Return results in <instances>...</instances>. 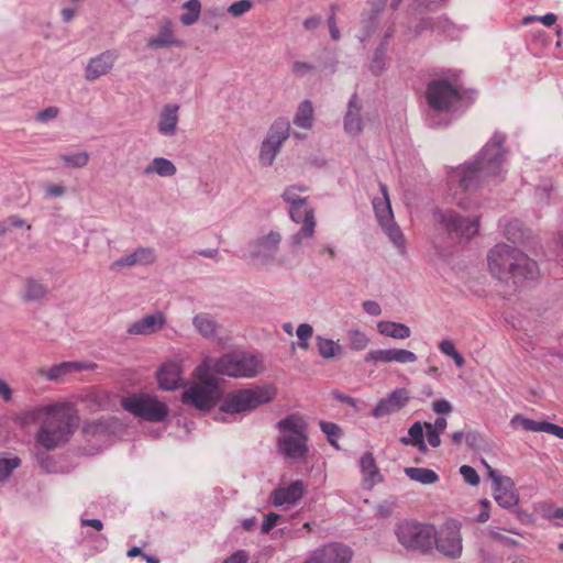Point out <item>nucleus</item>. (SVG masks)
<instances>
[{
	"instance_id": "1",
	"label": "nucleus",
	"mask_w": 563,
	"mask_h": 563,
	"mask_svg": "<svg viewBox=\"0 0 563 563\" xmlns=\"http://www.w3.org/2000/svg\"><path fill=\"white\" fill-rule=\"evenodd\" d=\"M506 140L505 133L495 131L473 159L450 169L448 187L457 207L464 210L477 208V202L467 194L486 185H498L505 179Z\"/></svg>"
},
{
	"instance_id": "2",
	"label": "nucleus",
	"mask_w": 563,
	"mask_h": 563,
	"mask_svg": "<svg viewBox=\"0 0 563 563\" xmlns=\"http://www.w3.org/2000/svg\"><path fill=\"white\" fill-rule=\"evenodd\" d=\"M53 408L36 433V442L46 450L67 443L79 423V416L69 404L56 402Z\"/></svg>"
},
{
	"instance_id": "3",
	"label": "nucleus",
	"mask_w": 563,
	"mask_h": 563,
	"mask_svg": "<svg viewBox=\"0 0 563 563\" xmlns=\"http://www.w3.org/2000/svg\"><path fill=\"white\" fill-rule=\"evenodd\" d=\"M426 100L432 111L427 113L426 124L434 129L449 125L450 121L442 122L438 117L456 108L463 100V95L449 79L437 78L428 82Z\"/></svg>"
},
{
	"instance_id": "4",
	"label": "nucleus",
	"mask_w": 563,
	"mask_h": 563,
	"mask_svg": "<svg viewBox=\"0 0 563 563\" xmlns=\"http://www.w3.org/2000/svg\"><path fill=\"white\" fill-rule=\"evenodd\" d=\"M277 395L273 385L254 386L252 388L238 389L229 393L219 407V413L214 419L228 422L224 415L246 413L257 407L272 402Z\"/></svg>"
},
{
	"instance_id": "5",
	"label": "nucleus",
	"mask_w": 563,
	"mask_h": 563,
	"mask_svg": "<svg viewBox=\"0 0 563 563\" xmlns=\"http://www.w3.org/2000/svg\"><path fill=\"white\" fill-rule=\"evenodd\" d=\"M398 543L411 553L430 554L433 550L435 527L431 523L404 519L394 528Z\"/></svg>"
},
{
	"instance_id": "6",
	"label": "nucleus",
	"mask_w": 563,
	"mask_h": 563,
	"mask_svg": "<svg viewBox=\"0 0 563 563\" xmlns=\"http://www.w3.org/2000/svg\"><path fill=\"white\" fill-rule=\"evenodd\" d=\"M122 408L132 416L150 422H162L169 415L166 402L147 393H132L121 398Z\"/></svg>"
},
{
	"instance_id": "7",
	"label": "nucleus",
	"mask_w": 563,
	"mask_h": 563,
	"mask_svg": "<svg viewBox=\"0 0 563 563\" xmlns=\"http://www.w3.org/2000/svg\"><path fill=\"white\" fill-rule=\"evenodd\" d=\"M210 368L202 364L196 369L199 379L203 385H194L186 389L181 395V401L186 405H192L201 411H209L217 405L216 391L218 388L217 379L209 373Z\"/></svg>"
},
{
	"instance_id": "8",
	"label": "nucleus",
	"mask_w": 563,
	"mask_h": 563,
	"mask_svg": "<svg viewBox=\"0 0 563 563\" xmlns=\"http://www.w3.org/2000/svg\"><path fill=\"white\" fill-rule=\"evenodd\" d=\"M256 356L245 352H232L222 355L213 365V371L231 377H254L260 369Z\"/></svg>"
},
{
	"instance_id": "9",
	"label": "nucleus",
	"mask_w": 563,
	"mask_h": 563,
	"mask_svg": "<svg viewBox=\"0 0 563 563\" xmlns=\"http://www.w3.org/2000/svg\"><path fill=\"white\" fill-rule=\"evenodd\" d=\"M433 214L441 229L445 231L451 239L470 240L478 232L479 216H475L470 220L451 209H435Z\"/></svg>"
},
{
	"instance_id": "10",
	"label": "nucleus",
	"mask_w": 563,
	"mask_h": 563,
	"mask_svg": "<svg viewBox=\"0 0 563 563\" xmlns=\"http://www.w3.org/2000/svg\"><path fill=\"white\" fill-rule=\"evenodd\" d=\"M290 135V122L286 118H277L262 141L258 161L263 166H272L284 142Z\"/></svg>"
},
{
	"instance_id": "11",
	"label": "nucleus",
	"mask_w": 563,
	"mask_h": 563,
	"mask_svg": "<svg viewBox=\"0 0 563 563\" xmlns=\"http://www.w3.org/2000/svg\"><path fill=\"white\" fill-rule=\"evenodd\" d=\"M433 549L444 558L457 560L463 552L461 523L455 519L446 520L439 530L435 529Z\"/></svg>"
},
{
	"instance_id": "12",
	"label": "nucleus",
	"mask_w": 563,
	"mask_h": 563,
	"mask_svg": "<svg viewBox=\"0 0 563 563\" xmlns=\"http://www.w3.org/2000/svg\"><path fill=\"white\" fill-rule=\"evenodd\" d=\"M518 249L508 244H496L487 255L489 272L499 280L506 279L511 272Z\"/></svg>"
},
{
	"instance_id": "13",
	"label": "nucleus",
	"mask_w": 563,
	"mask_h": 563,
	"mask_svg": "<svg viewBox=\"0 0 563 563\" xmlns=\"http://www.w3.org/2000/svg\"><path fill=\"white\" fill-rule=\"evenodd\" d=\"M352 555L350 547L330 542L310 552L302 563H350Z\"/></svg>"
},
{
	"instance_id": "14",
	"label": "nucleus",
	"mask_w": 563,
	"mask_h": 563,
	"mask_svg": "<svg viewBox=\"0 0 563 563\" xmlns=\"http://www.w3.org/2000/svg\"><path fill=\"white\" fill-rule=\"evenodd\" d=\"M410 400L408 389L400 387L391 390L386 397L378 400L377 405L371 412L374 418H382L397 412L405 408Z\"/></svg>"
},
{
	"instance_id": "15",
	"label": "nucleus",
	"mask_w": 563,
	"mask_h": 563,
	"mask_svg": "<svg viewBox=\"0 0 563 563\" xmlns=\"http://www.w3.org/2000/svg\"><path fill=\"white\" fill-rule=\"evenodd\" d=\"M538 276V263L518 250L509 275V277L512 278L514 284L517 286H523L526 283L537 280Z\"/></svg>"
},
{
	"instance_id": "16",
	"label": "nucleus",
	"mask_w": 563,
	"mask_h": 563,
	"mask_svg": "<svg viewBox=\"0 0 563 563\" xmlns=\"http://www.w3.org/2000/svg\"><path fill=\"white\" fill-rule=\"evenodd\" d=\"M417 355L406 349H386V350H372L366 353L364 362L366 364L377 365L378 363L409 364L417 361Z\"/></svg>"
},
{
	"instance_id": "17",
	"label": "nucleus",
	"mask_w": 563,
	"mask_h": 563,
	"mask_svg": "<svg viewBox=\"0 0 563 563\" xmlns=\"http://www.w3.org/2000/svg\"><path fill=\"white\" fill-rule=\"evenodd\" d=\"M512 429H522L530 432H545L559 439H563V427L549 421H536L521 413H516L509 421Z\"/></svg>"
},
{
	"instance_id": "18",
	"label": "nucleus",
	"mask_w": 563,
	"mask_h": 563,
	"mask_svg": "<svg viewBox=\"0 0 563 563\" xmlns=\"http://www.w3.org/2000/svg\"><path fill=\"white\" fill-rule=\"evenodd\" d=\"M282 236L278 232L271 231L268 234L257 238L251 251V256L261 260L263 263L273 261L279 247Z\"/></svg>"
},
{
	"instance_id": "19",
	"label": "nucleus",
	"mask_w": 563,
	"mask_h": 563,
	"mask_svg": "<svg viewBox=\"0 0 563 563\" xmlns=\"http://www.w3.org/2000/svg\"><path fill=\"white\" fill-rule=\"evenodd\" d=\"M308 435H284L278 440L277 450L289 460L303 459L308 451Z\"/></svg>"
},
{
	"instance_id": "20",
	"label": "nucleus",
	"mask_w": 563,
	"mask_h": 563,
	"mask_svg": "<svg viewBox=\"0 0 563 563\" xmlns=\"http://www.w3.org/2000/svg\"><path fill=\"white\" fill-rule=\"evenodd\" d=\"M306 485L302 481H294L286 487L272 490L269 499L275 507L296 505L303 496Z\"/></svg>"
},
{
	"instance_id": "21",
	"label": "nucleus",
	"mask_w": 563,
	"mask_h": 563,
	"mask_svg": "<svg viewBox=\"0 0 563 563\" xmlns=\"http://www.w3.org/2000/svg\"><path fill=\"white\" fill-rule=\"evenodd\" d=\"M165 324V314L162 311H155L131 323L126 333L130 335H151L161 331Z\"/></svg>"
},
{
	"instance_id": "22",
	"label": "nucleus",
	"mask_w": 563,
	"mask_h": 563,
	"mask_svg": "<svg viewBox=\"0 0 563 563\" xmlns=\"http://www.w3.org/2000/svg\"><path fill=\"white\" fill-rule=\"evenodd\" d=\"M115 59L117 53L113 51H106L90 58L85 69V78L88 81H95L107 75L113 68Z\"/></svg>"
},
{
	"instance_id": "23",
	"label": "nucleus",
	"mask_w": 563,
	"mask_h": 563,
	"mask_svg": "<svg viewBox=\"0 0 563 563\" xmlns=\"http://www.w3.org/2000/svg\"><path fill=\"white\" fill-rule=\"evenodd\" d=\"M362 104L358 101L357 93L354 92L347 103V110L344 115V131L352 136H357L363 132L364 122L361 117Z\"/></svg>"
},
{
	"instance_id": "24",
	"label": "nucleus",
	"mask_w": 563,
	"mask_h": 563,
	"mask_svg": "<svg viewBox=\"0 0 563 563\" xmlns=\"http://www.w3.org/2000/svg\"><path fill=\"white\" fill-rule=\"evenodd\" d=\"M158 387L163 390H175L180 387L181 368L177 363L163 364L156 374Z\"/></svg>"
},
{
	"instance_id": "25",
	"label": "nucleus",
	"mask_w": 563,
	"mask_h": 563,
	"mask_svg": "<svg viewBox=\"0 0 563 563\" xmlns=\"http://www.w3.org/2000/svg\"><path fill=\"white\" fill-rule=\"evenodd\" d=\"M156 260V255H155V252L153 249L151 247H137L134 252H132L131 254H128L125 256H122L118 260H115L112 264H111V269H115L118 267H123V266H135V265H141V266H147V265H151L155 262Z\"/></svg>"
},
{
	"instance_id": "26",
	"label": "nucleus",
	"mask_w": 563,
	"mask_h": 563,
	"mask_svg": "<svg viewBox=\"0 0 563 563\" xmlns=\"http://www.w3.org/2000/svg\"><path fill=\"white\" fill-rule=\"evenodd\" d=\"M179 106L176 103H167L163 107L159 118L157 130L161 134L173 136L177 130Z\"/></svg>"
},
{
	"instance_id": "27",
	"label": "nucleus",
	"mask_w": 563,
	"mask_h": 563,
	"mask_svg": "<svg viewBox=\"0 0 563 563\" xmlns=\"http://www.w3.org/2000/svg\"><path fill=\"white\" fill-rule=\"evenodd\" d=\"M96 365L91 363L86 362H78V361H67L62 362L59 364L53 365L46 373V378L48 380H59L64 378L66 375L81 372L86 369H91Z\"/></svg>"
},
{
	"instance_id": "28",
	"label": "nucleus",
	"mask_w": 563,
	"mask_h": 563,
	"mask_svg": "<svg viewBox=\"0 0 563 563\" xmlns=\"http://www.w3.org/2000/svg\"><path fill=\"white\" fill-rule=\"evenodd\" d=\"M181 46V41L175 40L173 37V22L169 19H166L161 25L158 30V34L154 37H151L147 41V47L150 48H163Z\"/></svg>"
},
{
	"instance_id": "29",
	"label": "nucleus",
	"mask_w": 563,
	"mask_h": 563,
	"mask_svg": "<svg viewBox=\"0 0 563 563\" xmlns=\"http://www.w3.org/2000/svg\"><path fill=\"white\" fill-rule=\"evenodd\" d=\"M358 465L364 482L368 483L369 486H374L384 481L372 452H365L361 456Z\"/></svg>"
},
{
	"instance_id": "30",
	"label": "nucleus",
	"mask_w": 563,
	"mask_h": 563,
	"mask_svg": "<svg viewBox=\"0 0 563 563\" xmlns=\"http://www.w3.org/2000/svg\"><path fill=\"white\" fill-rule=\"evenodd\" d=\"M379 187L383 194V198H375L373 200V209L380 225H384V222H389L393 220L394 213L388 197L387 186L385 184H379Z\"/></svg>"
},
{
	"instance_id": "31",
	"label": "nucleus",
	"mask_w": 563,
	"mask_h": 563,
	"mask_svg": "<svg viewBox=\"0 0 563 563\" xmlns=\"http://www.w3.org/2000/svg\"><path fill=\"white\" fill-rule=\"evenodd\" d=\"M192 324L196 331L205 339H212L217 334L218 323L213 317L207 312L197 313L192 318Z\"/></svg>"
},
{
	"instance_id": "32",
	"label": "nucleus",
	"mask_w": 563,
	"mask_h": 563,
	"mask_svg": "<svg viewBox=\"0 0 563 563\" xmlns=\"http://www.w3.org/2000/svg\"><path fill=\"white\" fill-rule=\"evenodd\" d=\"M112 432V424L110 420L97 419L88 421L82 427V433L88 441L91 439H101L110 435Z\"/></svg>"
},
{
	"instance_id": "33",
	"label": "nucleus",
	"mask_w": 563,
	"mask_h": 563,
	"mask_svg": "<svg viewBox=\"0 0 563 563\" xmlns=\"http://www.w3.org/2000/svg\"><path fill=\"white\" fill-rule=\"evenodd\" d=\"M48 294L46 285L34 278H26L25 289L21 299L25 302H36L44 299Z\"/></svg>"
},
{
	"instance_id": "34",
	"label": "nucleus",
	"mask_w": 563,
	"mask_h": 563,
	"mask_svg": "<svg viewBox=\"0 0 563 563\" xmlns=\"http://www.w3.org/2000/svg\"><path fill=\"white\" fill-rule=\"evenodd\" d=\"M176 172L177 168L170 159L165 157H155L152 163L144 168L143 174H157L161 177H172Z\"/></svg>"
},
{
	"instance_id": "35",
	"label": "nucleus",
	"mask_w": 563,
	"mask_h": 563,
	"mask_svg": "<svg viewBox=\"0 0 563 563\" xmlns=\"http://www.w3.org/2000/svg\"><path fill=\"white\" fill-rule=\"evenodd\" d=\"M377 329L382 335L393 339H407L411 335L410 328L400 322L379 321L377 323Z\"/></svg>"
},
{
	"instance_id": "36",
	"label": "nucleus",
	"mask_w": 563,
	"mask_h": 563,
	"mask_svg": "<svg viewBox=\"0 0 563 563\" xmlns=\"http://www.w3.org/2000/svg\"><path fill=\"white\" fill-rule=\"evenodd\" d=\"M313 123V104L306 99L299 103L294 117V124L301 129H310Z\"/></svg>"
},
{
	"instance_id": "37",
	"label": "nucleus",
	"mask_w": 563,
	"mask_h": 563,
	"mask_svg": "<svg viewBox=\"0 0 563 563\" xmlns=\"http://www.w3.org/2000/svg\"><path fill=\"white\" fill-rule=\"evenodd\" d=\"M277 428L282 431L290 432L289 435L307 434V423L301 417L297 415H289L279 420L277 422Z\"/></svg>"
},
{
	"instance_id": "38",
	"label": "nucleus",
	"mask_w": 563,
	"mask_h": 563,
	"mask_svg": "<svg viewBox=\"0 0 563 563\" xmlns=\"http://www.w3.org/2000/svg\"><path fill=\"white\" fill-rule=\"evenodd\" d=\"M290 219L299 224L306 225L308 221H316L314 209L308 206V200L289 207Z\"/></svg>"
},
{
	"instance_id": "39",
	"label": "nucleus",
	"mask_w": 563,
	"mask_h": 563,
	"mask_svg": "<svg viewBox=\"0 0 563 563\" xmlns=\"http://www.w3.org/2000/svg\"><path fill=\"white\" fill-rule=\"evenodd\" d=\"M405 474L411 481L418 482L423 485H431L440 479L437 472L426 467H406Z\"/></svg>"
},
{
	"instance_id": "40",
	"label": "nucleus",
	"mask_w": 563,
	"mask_h": 563,
	"mask_svg": "<svg viewBox=\"0 0 563 563\" xmlns=\"http://www.w3.org/2000/svg\"><path fill=\"white\" fill-rule=\"evenodd\" d=\"M379 16L368 12L361 15V34L357 36L361 43H365L376 32L379 25Z\"/></svg>"
},
{
	"instance_id": "41",
	"label": "nucleus",
	"mask_w": 563,
	"mask_h": 563,
	"mask_svg": "<svg viewBox=\"0 0 563 563\" xmlns=\"http://www.w3.org/2000/svg\"><path fill=\"white\" fill-rule=\"evenodd\" d=\"M388 68L387 48L377 46L374 51L368 69L374 76L383 75Z\"/></svg>"
},
{
	"instance_id": "42",
	"label": "nucleus",
	"mask_w": 563,
	"mask_h": 563,
	"mask_svg": "<svg viewBox=\"0 0 563 563\" xmlns=\"http://www.w3.org/2000/svg\"><path fill=\"white\" fill-rule=\"evenodd\" d=\"M483 464L488 470V475L493 481L494 493L514 490V481L508 477L500 475L497 470L492 468L485 460H482Z\"/></svg>"
},
{
	"instance_id": "43",
	"label": "nucleus",
	"mask_w": 563,
	"mask_h": 563,
	"mask_svg": "<svg viewBox=\"0 0 563 563\" xmlns=\"http://www.w3.org/2000/svg\"><path fill=\"white\" fill-rule=\"evenodd\" d=\"M181 8L187 11L179 16V21L183 25L190 26L199 20L201 13L200 0H188Z\"/></svg>"
},
{
	"instance_id": "44",
	"label": "nucleus",
	"mask_w": 563,
	"mask_h": 563,
	"mask_svg": "<svg viewBox=\"0 0 563 563\" xmlns=\"http://www.w3.org/2000/svg\"><path fill=\"white\" fill-rule=\"evenodd\" d=\"M316 345L320 356L325 360L333 358L341 351L338 342L321 335L316 336Z\"/></svg>"
},
{
	"instance_id": "45",
	"label": "nucleus",
	"mask_w": 563,
	"mask_h": 563,
	"mask_svg": "<svg viewBox=\"0 0 563 563\" xmlns=\"http://www.w3.org/2000/svg\"><path fill=\"white\" fill-rule=\"evenodd\" d=\"M316 221H308L300 230L290 236L289 246L291 250H297L301 246L305 240H310L314 235Z\"/></svg>"
},
{
	"instance_id": "46",
	"label": "nucleus",
	"mask_w": 563,
	"mask_h": 563,
	"mask_svg": "<svg viewBox=\"0 0 563 563\" xmlns=\"http://www.w3.org/2000/svg\"><path fill=\"white\" fill-rule=\"evenodd\" d=\"M408 438L412 441V446L417 448L422 454L428 452V445L423 437V426L420 421H416L408 429Z\"/></svg>"
},
{
	"instance_id": "47",
	"label": "nucleus",
	"mask_w": 563,
	"mask_h": 563,
	"mask_svg": "<svg viewBox=\"0 0 563 563\" xmlns=\"http://www.w3.org/2000/svg\"><path fill=\"white\" fill-rule=\"evenodd\" d=\"M52 409H54L53 404L47 405V406L34 407L32 409H29V410L22 412L21 419L25 423H33V422H37V421H41L42 423H44V420L49 415V411H52Z\"/></svg>"
},
{
	"instance_id": "48",
	"label": "nucleus",
	"mask_w": 563,
	"mask_h": 563,
	"mask_svg": "<svg viewBox=\"0 0 563 563\" xmlns=\"http://www.w3.org/2000/svg\"><path fill=\"white\" fill-rule=\"evenodd\" d=\"M90 155L87 151L77 153L60 154L59 159L65 163L69 168H81L85 167L89 162Z\"/></svg>"
},
{
	"instance_id": "49",
	"label": "nucleus",
	"mask_w": 563,
	"mask_h": 563,
	"mask_svg": "<svg viewBox=\"0 0 563 563\" xmlns=\"http://www.w3.org/2000/svg\"><path fill=\"white\" fill-rule=\"evenodd\" d=\"M321 431L325 434L328 442L335 450H340V445L338 443V439L342 435V429L339 424L330 421L321 420L319 422Z\"/></svg>"
},
{
	"instance_id": "50",
	"label": "nucleus",
	"mask_w": 563,
	"mask_h": 563,
	"mask_svg": "<svg viewBox=\"0 0 563 563\" xmlns=\"http://www.w3.org/2000/svg\"><path fill=\"white\" fill-rule=\"evenodd\" d=\"M385 229L390 241L399 250L400 254L406 253L405 239L400 228L395 222H384L382 225Z\"/></svg>"
},
{
	"instance_id": "51",
	"label": "nucleus",
	"mask_w": 563,
	"mask_h": 563,
	"mask_svg": "<svg viewBox=\"0 0 563 563\" xmlns=\"http://www.w3.org/2000/svg\"><path fill=\"white\" fill-rule=\"evenodd\" d=\"M494 498L501 508L509 511L519 505V495L515 490L494 493Z\"/></svg>"
},
{
	"instance_id": "52",
	"label": "nucleus",
	"mask_w": 563,
	"mask_h": 563,
	"mask_svg": "<svg viewBox=\"0 0 563 563\" xmlns=\"http://www.w3.org/2000/svg\"><path fill=\"white\" fill-rule=\"evenodd\" d=\"M542 517L549 521H555L556 527H563V507L545 504L542 506Z\"/></svg>"
},
{
	"instance_id": "53",
	"label": "nucleus",
	"mask_w": 563,
	"mask_h": 563,
	"mask_svg": "<svg viewBox=\"0 0 563 563\" xmlns=\"http://www.w3.org/2000/svg\"><path fill=\"white\" fill-rule=\"evenodd\" d=\"M465 442L468 448L474 451L484 450L487 446L485 437L476 430H472L465 433Z\"/></svg>"
},
{
	"instance_id": "54",
	"label": "nucleus",
	"mask_w": 563,
	"mask_h": 563,
	"mask_svg": "<svg viewBox=\"0 0 563 563\" xmlns=\"http://www.w3.org/2000/svg\"><path fill=\"white\" fill-rule=\"evenodd\" d=\"M21 465V460L18 456L10 459H0V482L8 478L13 470Z\"/></svg>"
},
{
	"instance_id": "55",
	"label": "nucleus",
	"mask_w": 563,
	"mask_h": 563,
	"mask_svg": "<svg viewBox=\"0 0 563 563\" xmlns=\"http://www.w3.org/2000/svg\"><path fill=\"white\" fill-rule=\"evenodd\" d=\"M305 190L306 188L303 186H289L284 190L282 198L285 202L289 203V207H291L294 205L301 203L305 200H308V198H301L297 195V191Z\"/></svg>"
},
{
	"instance_id": "56",
	"label": "nucleus",
	"mask_w": 563,
	"mask_h": 563,
	"mask_svg": "<svg viewBox=\"0 0 563 563\" xmlns=\"http://www.w3.org/2000/svg\"><path fill=\"white\" fill-rule=\"evenodd\" d=\"M369 340L366 334L360 330H353L350 332V347L354 351L364 350Z\"/></svg>"
},
{
	"instance_id": "57",
	"label": "nucleus",
	"mask_w": 563,
	"mask_h": 563,
	"mask_svg": "<svg viewBox=\"0 0 563 563\" xmlns=\"http://www.w3.org/2000/svg\"><path fill=\"white\" fill-rule=\"evenodd\" d=\"M313 329L308 323H301L297 328L298 346L307 350L309 346V339L312 336Z\"/></svg>"
},
{
	"instance_id": "58",
	"label": "nucleus",
	"mask_w": 563,
	"mask_h": 563,
	"mask_svg": "<svg viewBox=\"0 0 563 563\" xmlns=\"http://www.w3.org/2000/svg\"><path fill=\"white\" fill-rule=\"evenodd\" d=\"M460 474L463 479L471 486H477L479 484V475L476 470L470 465H462L460 467Z\"/></svg>"
},
{
	"instance_id": "59",
	"label": "nucleus",
	"mask_w": 563,
	"mask_h": 563,
	"mask_svg": "<svg viewBox=\"0 0 563 563\" xmlns=\"http://www.w3.org/2000/svg\"><path fill=\"white\" fill-rule=\"evenodd\" d=\"M252 8V2L250 0H239L233 2L229 8L228 12L233 16H241L246 13Z\"/></svg>"
},
{
	"instance_id": "60",
	"label": "nucleus",
	"mask_w": 563,
	"mask_h": 563,
	"mask_svg": "<svg viewBox=\"0 0 563 563\" xmlns=\"http://www.w3.org/2000/svg\"><path fill=\"white\" fill-rule=\"evenodd\" d=\"M330 9L332 12L331 15L328 18V26H329V31H330V36L333 41H339L341 37V34H340V31H339V27H338L336 21H335V12L339 9V7H338V4H331Z\"/></svg>"
},
{
	"instance_id": "61",
	"label": "nucleus",
	"mask_w": 563,
	"mask_h": 563,
	"mask_svg": "<svg viewBox=\"0 0 563 563\" xmlns=\"http://www.w3.org/2000/svg\"><path fill=\"white\" fill-rule=\"evenodd\" d=\"M452 27V23L445 15H440L434 18V29L433 32L442 35L448 33Z\"/></svg>"
},
{
	"instance_id": "62",
	"label": "nucleus",
	"mask_w": 563,
	"mask_h": 563,
	"mask_svg": "<svg viewBox=\"0 0 563 563\" xmlns=\"http://www.w3.org/2000/svg\"><path fill=\"white\" fill-rule=\"evenodd\" d=\"M58 113H59V109L57 107H54V106L47 107V108L41 110L40 112H37L36 120L38 122L46 123V122L57 118Z\"/></svg>"
},
{
	"instance_id": "63",
	"label": "nucleus",
	"mask_w": 563,
	"mask_h": 563,
	"mask_svg": "<svg viewBox=\"0 0 563 563\" xmlns=\"http://www.w3.org/2000/svg\"><path fill=\"white\" fill-rule=\"evenodd\" d=\"M280 519V515L276 512H269L265 516L264 521L261 527V532L263 534L269 533L271 530L277 526L278 520Z\"/></svg>"
},
{
	"instance_id": "64",
	"label": "nucleus",
	"mask_w": 563,
	"mask_h": 563,
	"mask_svg": "<svg viewBox=\"0 0 563 563\" xmlns=\"http://www.w3.org/2000/svg\"><path fill=\"white\" fill-rule=\"evenodd\" d=\"M250 554L246 550H236L229 555L223 563H247Z\"/></svg>"
}]
</instances>
